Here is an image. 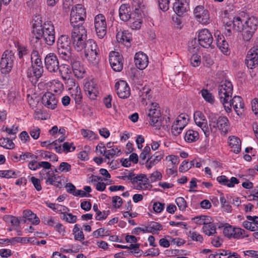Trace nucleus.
Masks as SVG:
<instances>
[{
	"label": "nucleus",
	"instance_id": "obj_30",
	"mask_svg": "<svg viewBox=\"0 0 258 258\" xmlns=\"http://www.w3.org/2000/svg\"><path fill=\"white\" fill-rule=\"evenodd\" d=\"M217 181L221 184L226 185L228 187H234L236 184L239 183L238 180L235 177H232L229 180L225 175H221L217 177Z\"/></svg>",
	"mask_w": 258,
	"mask_h": 258
},
{
	"label": "nucleus",
	"instance_id": "obj_63",
	"mask_svg": "<svg viewBox=\"0 0 258 258\" xmlns=\"http://www.w3.org/2000/svg\"><path fill=\"white\" fill-rule=\"evenodd\" d=\"M112 204L114 208L119 209L122 204V200L121 197L117 196L112 197Z\"/></svg>",
	"mask_w": 258,
	"mask_h": 258
},
{
	"label": "nucleus",
	"instance_id": "obj_1",
	"mask_svg": "<svg viewBox=\"0 0 258 258\" xmlns=\"http://www.w3.org/2000/svg\"><path fill=\"white\" fill-rule=\"evenodd\" d=\"M34 20L30 38L31 43L36 44V47L37 45L41 46V39L43 38L47 45H52L55 40L54 27L52 22L47 21L43 23L39 18Z\"/></svg>",
	"mask_w": 258,
	"mask_h": 258
},
{
	"label": "nucleus",
	"instance_id": "obj_5",
	"mask_svg": "<svg viewBox=\"0 0 258 258\" xmlns=\"http://www.w3.org/2000/svg\"><path fill=\"white\" fill-rule=\"evenodd\" d=\"M143 7V5L138 2H135L133 5L132 17L128 20L130 27L133 30L139 29L141 27Z\"/></svg>",
	"mask_w": 258,
	"mask_h": 258
},
{
	"label": "nucleus",
	"instance_id": "obj_44",
	"mask_svg": "<svg viewBox=\"0 0 258 258\" xmlns=\"http://www.w3.org/2000/svg\"><path fill=\"white\" fill-rule=\"evenodd\" d=\"M232 238L237 239L248 237V234L246 233V232L244 229L236 227H234L233 228V232L232 233Z\"/></svg>",
	"mask_w": 258,
	"mask_h": 258
},
{
	"label": "nucleus",
	"instance_id": "obj_33",
	"mask_svg": "<svg viewBox=\"0 0 258 258\" xmlns=\"http://www.w3.org/2000/svg\"><path fill=\"white\" fill-rule=\"evenodd\" d=\"M72 70H73L75 76L78 78L82 79L85 76V69L83 67L80 65L79 61H74L73 62Z\"/></svg>",
	"mask_w": 258,
	"mask_h": 258
},
{
	"label": "nucleus",
	"instance_id": "obj_29",
	"mask_svg": "<svg viewBox=\"0 0 258 258\" xmlns=\"http://www.w3.org/2000/svg\"><path fill=\"white\" fill-rule=\"evenodd\" d=\"M53 143L56 152L58 153H61L62 152H72L76 149L73 143L65 142L62 144V147L57 145V141H53Z\"/></svg>",
	"mask_w": 258,
	"mask_h": 258
},
{
	"label": "nucleus",
	"instance_id": "obj_59",
	"mask_svg": "<svg viewBox=\"0 0 258 258\" xmlns=\"http://www.w3.org/2000/svg\"><path fill=\"white\" fill-rule=\"evenodd\" d=\"M109 235L108 231H105L104 228H99L93 232V236L96 238H103L104 236Z\"/></svg>",
	"mask_w": 258,
	"mask_h": 258
},
{
	"label": "nucleus",
	"instance_id": "obj_64",
	"mask_svg": "<svg viewBox=\"0 0 258 258\" xmlns=\"http://www.w3.org/2000/svg\"><path fill=\"white\" fill-rule=\"evenodd\" d=\"M42 222L45 224L50 226H54L56 224L55 218L51 216H44L41 218Z\"/></svg>",
	"mask_w": 258,
	"mask_h": 258
},
{
	"label": "nucleus",
	"instance_id": "obj_23",
	"mask_svg": "<svg viewBox=\"0 0 258 258\" xmlns=\"http://www.w3.org/2000/svg\"><path fill=\"white\" fill-rule=\"evenodd\" d=\"M229 87L230 86L229 85ZM227 91L226 92H219L218 91V96L220 100V101L222 104L224 105L225 111L227 112H230L231 111L230 107L226 105V104L229 103V100H230L231 98L233 91L230 89V88H228V86L227 87Z\"/></svg>",
	"mask_w": 258,
	"mask_h": 258
},
{
	"label": "nucleus",
	"instance_id": "obj_24",
	"mask_svg": "<svg viewBox=\"0 0 258 258\" xmlns=\"http://www.w3.org/2000/svg\"><path fill=\"white\" fill-rule=\"evenodd\" d=\"M119 17L121 20L126 22L132 17L131 8L128 4H123L119 8Z\"/></svg>",
	"mask_w": 258,
	"mask_h": 258
},
{
	"label": "nucleus",
	"instance_id": "obj_34",
	"mask_svg": "<svg viewBox=\"0 0 258 258\" xmlns=\"http://www.w3.org/2000/svg\"><path fill=\"white\" fill-rule=\"evenodd\" d=\"M35 47V49H34L31 53V64L32 65H37L39 66L40 64H43L42 61L41 60V58L40 57V55L39 54V52L38 50V48H40V46H39V45H37V46L36 47V44H32Z\"/></svg>",
	"mask_w": 258,
	"mask_h": 258
},
{
	"label": "nucleus",
	"instance_id": "obj_21",
	"mask_svg": "<svg viewBox=\"0 0 258 258\" xmlns=\"http://www.w3.org/2000/svg\"><path fill=\"white\" fill-rule=\"evenodd\" d=\"M215 36L217 47L223 54L227 55L229 53V45L224 37L218 31L215 33Z\"/></svg>",
	"mask_w": 258,
	"mask_h": 258
},
{
	"label": "nucleus",
	"instance_id": "obj_22",
	"mask_svg": "<svg viewBox=\"0 0 258 258\" xmlns=\"http://www.w3.org/2000/svg\"><path fill=\"white\" fill-rule=\"evenodd\" d=\"M134 59L135 65L139 69L144 70L148 66V57L143 52L136 53Z\"/></svg>",
	"mask_w": 258,
	"mask_h": 258
},
{
	"label": "nucleus",
	"instance_id": "obj_9",
	"mask_svg": "<svg viewBox=\"0 0 258 258\" xmlns=\"http://www.w3.org/2000/svg\"><path fill=\"white\" fill-rule=\"evenodd\" d=\"M198 41L199 44L206 48H214L213 38L211 33L207 29H202L198 32Z\"/></svg>",
	"mask_w": 258,
	"mask_h": 258
},
{
	"label": "nucleus",
	"instance_id": "obj_19",
	"mask_svg": "<svg viewBox=\"0 0 258 258\" xmlns=\"http://www.w3.org/2000/svg\"><path fill=\"white\" fill-rule=\"evenodd\" d=\"M84 90L88 96L92 100H95L99 94L98 86L93 81H89L85 83Z\"/></svg>",
	"mask_w": 258,
	"mask_h": 258
},
{
	"label": "nucleus",
	"instance_id": "obj_32",
	"mask_svg": "<svg viewBox=\"0 0 258 258\" xmlns=\"http://www.w3.org/2000/svg\"><path fill=\"white\" fill-rule=\"evenodd\" d=\"M116 38L119 43H130L132 39V35L127 31H119L116 33Z\"/></svg>",
	"mask_w": 258,
	"mask_h": 258
},
{
	"label": "nucleus",
	"instance_id": "obj_39",
	"mask_svg": "<svg viewBox=\"0 0 258 258\" xmlns=\"http://www.w3.org/2000/svg\"><path fill=\"white\" fill-rule=\"evenodd\" d=\"M71 48V40L68 35H62L57 40V49Z\"/></svg>",
	"mask_w": 258,
	"mask_h": 258
},
{
	"label": "nucleus",
	"instance_id": "obj_62",
	"mask_svg": "<svg viewBox=\"0 0 258 258\" xmlns=\"http://www.w3.org/2000/svg\"><path fill=\"white\" fill-rule=\"evenodd\" d=\"M48 177L45 180V183L47 185H52L54 183L55 180H57L60 178V176L57 174L51 173V174L48 173Z\"/></svg>",
	"mask_w": 258,
	"mask_h": 258
},
{
	"label": "nucleus",
	"instance_id": "obj_41",
	"mask_svg": "<svg viewBox=\"0 0 258 258\" xmlns=\"http://www.w3.org/2000/svg\"><path fill=\"white\" fill-rule=\"evenodd\" d=\"M73 233L76 240L82 241L84 240L85 237L82 228L80 225L76 224L73 229Z\"/></svg>",
	"mask_w": 258,
	"mask_h": 258
},
{
	"label": "nucleus",
	"instance_id": "obj_10",
	"mask_svg": "<svg viewBox=\"0 0 258 258\" xmlns=\"http://www.w3.org/2000/svg\"><path fill=\"white\" fill-rule=\"evenodd\" d=\"M86 17L85 9L81 4H78L73 7L70 14L71 24H83V21Z\"/></svg>",
	"mask_w": 258,
	"mask_h": 258
},
{
	"label": "nucleus",
	"instance_id": "obj_50",
	"mask_svg": "<svg viewBox=\"0 0 258 258\" xmlns=\"http://www.w3.org/2000/svg\"><path fill=\"white\" fill-rule=\"evenodd\" d=\"M19 172H15L12 170H0V177L6 178H17Z\"/></svg>",
	"mask_w": 258,
	"mask_h": 258
},
{
	"label": "nucleus",
	"instance_id": "obj_53",
	"mask_svg": "<svg viewBox=\"0 0 258 258\" xmlns=\"http://www.w3.org/2000/svg\"><path fill=\"white\" fill-rule=\"evenodd\" d=\"M210 217L202 215L200 216H197L192 219L194 222L198 225H205L207 222L209 221Z\"/></svg>",
	"mask_w": 258,
	"mask_h": 258
},
{
	"label": "nucleus",
	"instance_id": "obj_8",
	"mask_svg": "<svg viewBox=\"0 0 258 258\" xmlns=\"http://www.w3.org/2000/svg\"><path fill=\"white\" fill-rule=\"evenodd\" d=\"M147 114L150 124L159 128L161 126V117L159 104L156 102L152 103Z\"/></svg>",
	"mask_w": 258,
	"mask_h": 258
},
{
	"label": "nucleus",
	"instance_id": "obj_40",
	"mask_svg": "<svg viewBox=\"0 0 258 258\" xmlns=\"http://www.w3.org/2000/svg\"><path fill=\"white\" fill-rule=\"evenodd\" d=\"M199 138V134L197 131L189 130L184 136V139L186 142L192 143L197 141Z\"/></svg>",
	"mask_w": 258,
	"mask_h": 258
},
{
	"label": "nucleus",
	"instance_id": "obj_47",
	"mask_svg": "<svg viewBox=\"0 0 258 258\" xmlns=\"http://www.w3.org/2000/svg\"><path fill=\"white\" fill-rule=\"evenodd\" d=\"M224 14L225 15L224 19H223V22L225 24V27H226V31L225 32L226 35L230 36L231 34V28H233V25H232L228 27V26L226 25L225 22H229L230 21L232 20L233 18L234 17L233 16H229L228 15V10H225L224 12Z\"/></svg>",
	"mask_w": 258,
	"mask_h": 258
},
{
	"label": "nucleus",
	"instance_id": "obj_46",
	"mask_svg": "<svg viewBox=\"0 0 258 258\" xmlns=\"http://www.w3.org/2000/svg\"><path fill=\"white\" fill-rule=\"evenodd\" d=\"M72 97L74 99L75 103L80 104L82 102V95L80 88L77 87L72 91Z\"/></svg>",
	"mask_w": 258,
	"mask_h": 258
},
{
	"label": "nucleus",
	"instance_id": "obj_45",
	"mask_svg": "<svg viewBox=\"0 0 258 258\" xmlns=\"http://www.w3.org/2000/svg\"><path fill=\"white\" fill-rule=\"evenodd\" d=\"M200 93L206 102H208L212 104L214 103V96L207 89H202Z\"/></svg>",
	"mask_w": 258,
	"mask_h": 258
},
{
	"label": "nucleus",
	"instance_id": "obj_15",
	"mask_svg": "<svg viewBox=\"0 0 258 258\" xmlns=\"http://www.w3.org/2000/svg\"><path fill=\"white\" fill-rule=\"evenodd\" d=\"M149 179L144 174L135 175L133 179V185L134 188L138 190L147 189L151 186Z\"/></svg>",
	"mask_w": 258,
	"mask_h": 258
},
{
	"label": "nucleus",
	"instance_id": "obj_16",
	"mask_svg": "<svg viewBox=\"0 0 258 258\" xmlns=\"http://www.w3.org/2000/svg\"><path fill=\"white\" fill-rule=\"evenodd\" d=\"M46 69L50 73H56L59 69V61L56 55L50 53L46 55L44 59Z\"/></svg>",
	"mask_w": 258,
	"mask_h": 258
},
{
	"label": "nucleus",
	"instance_id": "obj_17",
	"mask_svg": "<svg viewBox=\"0 0 258 258\" xmlns=\"http://www.w3.org/2000/svg\"><path fill=\"white\" fill-rule=\"evenodd\" d=\"M115 89L117 94L120 98H127L130 95V88L125 81L120 80L117 82L115 85Z\"/></svg>",
	"mask_w": 258,
	"mask_h": 258
},
{
	"label": "nucleus",
	"instance_id": "obj_14",
	"mask_svg": "<svg viewBox=\"0 0 258 258\" xmlns=\"http://www.w3.org/2000/svg\"><path fill=\"white\" fill-rule=\"evenodd\" d=\"M194 118L196 125L202 129L206 137H209L210 129L205 115L202 112L197 111L194 113Z\"/></svg>",
	"mask_w": 258,
	"mask_h": 258
},
{
	"label": "nucleus",
	"instance_id": "obj_11",
	"mask_svg": "<svg viewBox=\"0 0 258 258\" xmlns=\"http://www.w3.org/2000/svg\"><path fill=\"white\" fill-rule=\"evenodd\" d=\"M194 16L197 22L203 24L210 23V14L208 10L202 5L196 6L193 11Z\"/></svg>",
	"mask_w": 258,
	"mask_h": 258
},
{
	"label": "nucleus",
	"instance_id": "obj_42",
	"mask_svg": "<svg viewBox=\"0 0 258 258\" xmlns=\"http://www.w3.org/2000/svg\"><path fill=\"white\" fill-rule=\"evenodd\" d=\"M148 226L149 228L150 233L153 234H158L159 231L163 229V226L156 222H151L149 224Z\"/></svg>",
	"mask_w": 258,
	"mask_h": 258
},
{
	"label": "nucleus",
	"instance_id": "obj_20",
	"mask_svg": "<svg viewBox=\"0 0 258 258\" xmlns=\"http://www.w3.org/2000/svg\"><path fill=\"white\" fill-rule=\"evenodd\" d=\"M230 107L232 106L238 115H241L243 111L244 103L242 98L238 96H235L232 99L229 100V103L227 104Z\"/></svg>",
	"mask_w": 258,
	"mask_h": 258
},
{
	"label": "nucleus",
	"instance_id": "obj_3",
	"mask_svg": "<svg viewBox=\"0 0 258 258\" xmlns=\"http://www.w3.org/2000/svg\"><path fill=\"white\" fill-rule=\"evenodd\" d=\"M209 122L212 132H215L218 128L224 134L228 132L229 120L227 117L211 115L209 117Z\"/></svg>",
	"mask_w": 258,
	"mask_h": 258
},
{
	"label": "nucleus",
	"instance_id": "obj_28",
	"mask_svg": "<svg viewBox=\"0 0 258 258\" xmlns=\"http://www.w3.org/2000/svg\"><path fill=\"white\" fill-rule=\"evenodd\" d=\"M228 139L231 151L236 154L239 153L241 151V144L240 139L236 136H230Z\"/></svg>",
	"mask_w": 258,
	"mask_h": 258
},
{
	"label": "nucleus",
	"instance_id": "obj_31",
	"mask_svg": "<svg viewBox=\"0 0 258 258\" xmlns=\"http://www.w3.org/2000/svg\"><path fill=\"white\" fill-rule=\"evenodd\" d=\"M188 4L184 2L175 1L173 4V9L177 15L182 16L187 11V6Z\"/></svg>",
	"mask_w": 258,
	"mask_h": 258
},
{
	"label": "nucleus",
	"instance_id": "obj_48",
	"mask_svg": "<svg viewBox=\"0 0 258 258\" xmlns=\"http://www.w3.org/2000/svg\"><path fill=\"white\" fill-rule=\"evenodd\" d=\"M120 150L119 149L117 146H116L109 150H106L104 156H105L106 158L109 159L110 158H112L114 156H118L120 155Z\"/></svg>",
	"mask_w": 258,
	"mask_h": 258
},
{
	"label": "nucleus",
	"instance_id": "obj_43",
	"mask_svg": "<svg viewBox=\"0 0 258 258\" xmlns=\"http://www.w3.org/2000/svg\"><path fill=\"white\" fill-rule=\"evenodd\" d=\"M32 71H33V75L31 73L30 74H28V76L29 77L35 76L36 78H39L42 75L43 72V64L40 65H32Z\"/></svg>",
	"mask_w": 258,
	"mask_h": 258
},
{
	"label": "nucleus",
	"instance_id": "obj_55",
	"mask_svg": "<svg viewBox=\"0 0 258 258\" xmlns=\"http://www.w3.org/2000/svg\"><path fill=\"white\" fill-rule=\"evenodd\" d=\"M188 236L193 241L202 243L203 241V237L202 235L200 234L196 231H189Z\"/></svg>",
	"mask_w": 258,
	"mask_h": 258
},
{
	"label": "nucleus",
	"instance_id": "obj_12",
	"mask_svg": "<svg viewBox=\"0 0 258 258\" xmlns=\"http://www.w3.org/2000/svg\"><path fill=\"white\" fill-rule=\"evenodd\" d=\"M94 26L97 37L102 39L106 34V21L103 14H98L95 17Z\"/></svg>",
	"mask_w": 258,
	"mask_h": 258
},
{
	"label": "nucleus",
	"instance_id": "obj_60",
	"mask_svg": "<svg viewBox=\"0 0 258 258\" xmlns=\"http://www.w3.org/2000/svg\"><path fill=\"white\" fill-rule=\"evenodd\" d=\"M41 130L38 126H33L30 128L29 134L31 137L34 139L37 140L40 136Z\"/></svg>",
	"mask_w": 258,
	"mask_h": 258
},
{
	"label": "nucleus",
	"instance_id": "obj_37",
	"mask_svg": "<svg viewBox=\"0 0 258 258\" xmlns=\"http://www.w3.org/2000/svg\"><path fill=\"white\" fill-rule=\"evenodd\" d=\"M71 48H58L57 49V52L59 56V57L68 61H71V56H72V53H71Z\"/></svg>",
	"mask_w": 258,
	"mask_h": 258
},
{
	"label": "nucleus",
	"instance_id": "obj_26",
	"mask_svg": "<svg viewBox=\"0 0 258 258\" xmlns=\"http://www.w3.org/2000/svg\"><path fill=\"white\" fill-rule=\"evenodd\" d=\"M71 39L76 51H81L84 49L87 43V37H71Z\"/></svg>",
	"mask_w": 258,
	"mask_h": 258
},
{
	"label": "nucleus",
	"instance_id": "obj_36",
	"mask_svg": "<svg viewBox=\"0 0 258 258\" xmlns=\"http://www.w3.org/2000/svg\"><path fill=\"white\" fill-rule=\"evenodd\" d=\"M24 217L33 225H37L40 223L39 218L30 210L24 211Z\"/></svg>",
	"mask_w": 258,
	"mask_h": 258
},
{
	"label": "nucleus",
	"instance_id": "obj_52",
	"mask_svg": "<svg viewBox=\"0 0 258 258\" xmlns=\"http://www.w3.org/2000/svg\"><path fill=\"white\" fill-rule=\"evenodd\" d=\"M0 146L7 149H12L15 147V144L12 140L9 138L1 139Z\"/></svg>",
	"mask_w": 258,
	"mask_h": 258
},
{
	"label": "nucleus",
	"instance_id": "obj_56",
	"mask_svg": "<svg viewBox=\"0 0 258 258\" xmlns=\"http://www.w3.org/2000/svg\"><path fill=\"white\" fill-rule=\"evenodd\" d=\"M230 86V89L233 91V85L231 82L228 80L222 81L218 87L219 92H226L227 91V87Z\"/></svg>",
	"mask_w": 258,
	"mask_h": 258
},
{
	"label": "nucleus",
	"instance_id": "obj_2",
	"mask_svg": "<svg viewBox=\"0 0 258 258\" xmlns=\"http://www.w3.org/2000/svg\"><path fill=\"white\" fill-rule=\"evenodd\" d=\"M228 27L233 25V29L241 32L242 39L246 41H249L257 29L258 20L254 17L242 20L240 17H233L232 21L225 22Z\"/></svg>",
	"mask_w": 258,
	"mask_h": 258
},
{
	"label": "nucleus",
	"instance_id": "obj_51",
	"mask_svg": "<svg viewBox=\"0 0 258 258\" xmlns=\"http://www.w3.org/2000/svg\"><path fill=\"white\" fill-rule=\"evenodd\" d=\"M51 91L59 94L63 89V85L61 82L58 80H53L51 86Z\"/></svg>",
	"mask_w": 258,
	"mask_h": 258
},
{
	"label": "nucleus",
	"instance_id": "obj_35",
	"mask_svg": "<svg viewBox=\"0 0 258 258\" xmlns=\"http://www.w3.org/2000/svg\"><path fill=\"white\" fill-rule=\"evenodd\" d=\"M234 227L228 223H220L219 229H223V233L225 236L230 239L232 238Z\"/></svg>",
	"mask_w": 258,
	"mask_h": 258
},
{
	"label": "nucleus",
	"instance_id": "obj_25",
	"mask_svg": "<svg viewBox=\"0 0 258 258\" xmlns=\"http://www.w3.org/2000/svg\"><path fill=\"white\" fill-rule=\"evenodd\" d=\"M73 27L71 37H87V31L83 24H71Z\"/></svg>",
	"mask_w": 258,
	"mask_h": 258
},
{
	"label": "nucleus",
	"instance_id": "obj_13",
	"mask_svg": "<svg viewBox=\"0 0 258 258\" xmlns=\"http://www.w3.org/2000/svg\"><path fill=\"white\" fill-rule=\"evenodd\" d=\"M109 61L111 67L115 72H120L123 69V58L118 52L111 51L109 53Z\"/></svg>",
	"mask_w": 258,
	"mask_h": 258
},
{
	"label": "nucleus",
	"instance_id": "obj_61",
	"mask_svg": "<svg viewBox=\"0 0 258 258\" xmlns=\"http://www.w3.org/2000/svg\"><path fill=\"white\" fill-rule=\"evenodd\" d=\"M81 134L84 138L90 140L95 139L96 135L90 130L82 129L81 130Z\"/></svg>",
	"mask_w": 258,
	"mask_h": 258
},
{
	"label": "nucleus",
	"instance_id": "obj_7",
	"mask_svg": "<svg viewBox=\"0 0 258 258\" xmlns=\"http://www.w3.org/2000/svg\"><path fill=\"white\" fill-rule=\"evenodd\" d=\"M15 57L12 50H6L2 54L0 61V67L2 73H9L12 70Z\"/></svg>",
	"mask_w": 258,
	"mask_h": 258
},
{
	"label": "nucleus",
	"instance_id": "obj_6",
	"mask_svg": "<svg viewBox=\"0 0 258 258\" xmlns=\"http://www.w3.org/2000/svg\"><path fill=\"white\" fill-rule=\"evenodd\" d=\"M245 63L249 69H258V37L254 41L252 47L247 51Z\"/></svg>",
	"mask_w": 258,
	"mask_h": 258
},
{
	"label": "nucleus",
	"instance_id": "obj_38",
	"mask_svg": "<svg viewBox=\"0 0 258 258\" xmlns=\"http://www.w3.org/2000/svg\"><path fill=\"white\" fill-rule=\"evenodd\" d=\"M202 229L203 232L209 236L217 233L215 224L211 222L210 220L205 225L203 226Z\"/></svg>",
	"mask_w": 258,
	"mask_h": 258
},
{
	"label": "nucleus",
	"instance_id": "obj_54",
	"mask_svg": "<svg viewBox=\"0 0 258 258\" xmlns=\"http://www.w3.org/2000/svg\"><path fill=\"white\" fill-rule=\"evenodd\" d=\"M190 62L194 67L199 66L201 63V56L197 53L192 54L190 58Z\"/></svg>",
	"mask_w": 258,
	"mask_h": 258
},
{
	"label": "nucleus",
	"instance_id": "obj_57",
	"mask_svg": "<svg viewBox=\"0 0 258 258\" xmlns=\"http://www.w3.org/2000/svg\"><path fill=\"white\" fill-rule=\"evenodd\" d=\"M61 218L70 223H75L77 220L76 216L73 215L71 213H68V212L63 214Z\"/></svg>",
	"mask_w": 258,
	"mask_h": 258
},
{
	"label": "nucleus",
	"instance_id": "obj_4",
	"mask_svg": "<svg viewBox=\"0 0 258 258\" xmlns=\"http://www.w3.org/2000/svg\"><path fill=\"white\" fill-rule=\"evenodd\" d=\"M83 50L88 60L93 65L97 64L99 61V49L96 42L93 39L88 40Z\"/></svg>",
	"mask_w": 258,
	"mask_h": 258
},
{
	"label": "nucleus",
	"instance_id": "obj_27",
	"mask_svg": "<svg viewBox=\"0 0 258 258\" xmlns=\"http://www.w3.org/2000/svg\"><path fill=\"white\" fill-rule=\"evenodd\" d=\"M58 71H59V74L63 80L73 81V79H71L72 68L69 65L62 64L59 66Z\"/></svg>",
	"mask_w": 258,
	"mask_h": 258
},
{
	"label": "nucleus",
	"instance_id": "obj_58",
	"mask_svg": "<svg viewBox=\"0 0 258 258\" xmlns=\"http://www.w3.org/2000/svg\"><path fill=\"white\" fill-rule=\"evenodd\" d=\"M176 204H177L179 209L180 211H185L187 207V204L184 200V199L182 197H178L175 200Z\"/></svg>",
	"mask_w": 258,
	"mask_h": 258
},
{
	"label": "nucleus",
	"instance_id": "obj_18",
	"mask_svg": "<svg viewBox=\"0 0 258 258\" xmlns=\"http://www.w3.org/2000/svg\"><path fill=\"white\" fill-rule=\"evenodd\" d=\"M42 103L46 108L54 109L58 103L57 97L50 92L45 93L42 97Z\"/></svg>",
	"mask_w": 258,
	"mask_h": 258
},
{
	"label": "nucleus",
	"instance_id": "obj_49",
	"mask_svg": "<svg viewBox=\"0 0 258 258\" xmlns=\"http://www.w3.org/2000/svg\"><path fill=\"white\" fill-rule=\"evenodd\" d=\"M195 162H196L195 160H193L191 161L190 162H188L186 160H184L179 166V172H184L187 171L190 168H191L192 167H194Z\"/></svg>",
	"mask_w": 258,
	"mask_h": 258
}]
</instances>
